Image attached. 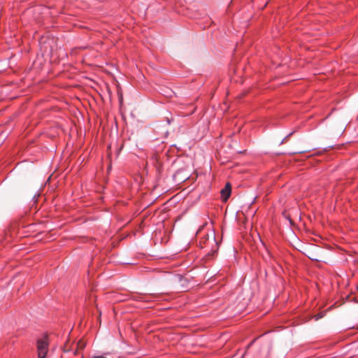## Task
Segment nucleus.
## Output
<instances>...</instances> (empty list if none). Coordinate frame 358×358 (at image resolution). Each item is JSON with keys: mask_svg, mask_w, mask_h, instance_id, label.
Instances as JSON below:
<instances>
[{"mask_svg": "<svg viewBox=\"0 0 358 358\" xmlns=\"http://www.w3.org/2000/svg\"><path fill=\"white\" fill-rule=\"evenodd\" d=\"M48 350V337L43 336L37 341V351L38 358H45Z\"/></svg>", "mask_w": 358, "mask_h": 358, "instance_id": "obj_1", "label": "nucleus"}, {"mask_svg": "<svg viewBox=\"0 0 358 358\" xmlns=\"http://www.w3.org/2000/svg\"><path fill=\"white\" fill-rule=\"evenodd\" d=\"M200 243L204 244V246H202L203 248H208L210 244H217L215 242V237L214 234H211L210 236L208 235L207 239L205 241H201Z\"/></svg>", "mask_w": 358, "mask_h": 358, "instance_id": "obj_2", "label": "nucleus"}, {"mask_svg": "<svg viewBox=\"0 0 358 358\" xmlns=\"http://www.w3.org/2000/svg\"><path fill=\"white\" fill-rule=\"evenodd\" d=\"M221 194L224 201H227L231 194V185L227 183L224 188L221 190Z\"/></svg>", "mask_w": 358, "mask_h": 358, "instance_id": "obj_3", "label": "nucleus"}, {"mask_svg": "<svg viewBox=\"0 0 358 358\" xmlns=\"http://www.w3.org/2000/svg\"><path fill=\"white\" fill-rule=\"evenodd\" d=\"M86 346V343L82 341V340H80L78 341L77 344H76V349L73 351V355H76L78 352V350H83Z\"/></svg>", "mask_w": 358, "mask_h": 358, "instance_id": "obj_4", "label": "nucleus"}, {"mask_svg": "<svg viewBox=\"0 0 358 358\" xmlns=\"http://www.w3.org/2000/svg\"><path fill=\"white\" fill-rule=\"evenodd\" d=\"M110 354L109 353H104V354H102V355H95L94 357H92V358H107V356H108Z\"/></svg>", "mask_w": 358, "mask_h": 358, "instance_id": "obj_5", "label": "nucleus"}, {"mask_svg": "<svg viewBox=\"0 0 358 358\" xmlns=\"http://www.w3.org/2000/svg\"><path fill=\"white\" fill-rule=\"evenodd\" d=\"M323 316H324L323 313H318L316 315H315V320H318L321 319L322 317H323Z\"/></svg>", "mask_w": 358, "mask_h": 358, "instance_id": "obj_6", "label": "nucleus"}, {"mask_svg": "<svg viewBox=\"0 0 358 358\" xmlns=\"http://www.w3.org/2000/svg\"><path fill=\"white\" fill-rule=\"evenodd\" d=\"M71 350L70 348H69L68 346V344H65L64 347V352H69Z\"/></svg>", "mask_w": 358, "mask_h": 358, "instance_id": "obj_7", "label": "nucleus"}, {"mask_svg": "<svg viewBox=\"0 0 358 358\" xmlns=\"http://www.w3.org/2000/svg\"><path fill=\"white\" fill-rule=\"evenodd\" d=\"M357 289H358V285H357Z\"/></svg>", "mask_w": 358, "mask_h": 358, "instance_id": "obj_8", "label": "nucleus"}]
</instances>
